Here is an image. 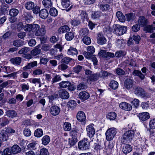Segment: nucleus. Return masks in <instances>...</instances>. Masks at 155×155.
Returning <instances> with one entry per match:
<instances>
[{
    "label": "nucleus",
    "mask_w": 155,
    "mask_h": 155,
    "mask_svg": "<svg viewBox=\"0 0 155 155\" xmlns=\"http://www.w3.org/2000/svg\"><path fill=\"white\" fill-rule=\"evenodd\" d=\"M68 55L74 56L77 55L78 54V50L75 48L70 47L68 50L67 52Z\"/></svg>",
    "instance_id": "21"
},
{
    "label": "nucleus",
    "mask_w": 155,
    "mask_h": 155,
    "mask_svg": "<svg viewBox=\"0 0 155 155\" xmlns=\"http://www.w3.org/2000/svg\"><path fill=\"white\" fill-rule=\"evenodd\" d=\"M87 135L90 137H92L95 133V130L94 127L91 125L88 126L86 128Z\"/></svg>",
    "instance_id": "9"
},
{
    "label": "nucleus",
    "mask_w": 155,
    "mask_h": 155,
    "mask_svg": "<svg viewBox=\"0 0 155 155\" xmlns=\"http://www.w3.org/2000/svg\"><path fill=\"white\" fill-rule=\"evenodd\" d=\"M12 35V32L10 31H8L5 33L2 36V38L4 40L8 38L9 37Z\"/></svg>",
    "instance_id": "62"
},
{
    "label": "nucleus",
    "mask_w": 155,
    "mask_h": 155,
    "mask_svg": "<svg viewBox=\"0 0 155 155\" xmlns=\"http://www.w3.org/2000/svg\"><path fill=\"white\" fill-rule=\"evenodd\" d=\"M87 84L84 83H81L77 86V89L78 90L81 89H85L87 88Z\"/></svg>",
    "instance_id": "41"
},
{
    "label": "nucleus",
    "mask_w": 155,
    "mask_h": 155,
    "mask_svg": "<svg viewBox=\"0 0 155 155\" xmlns=\"http://www.w3.org/2000/svg\"><path fill=\"white\" fill-rule=\"evenodd\" d=\"M24 44V41L21 40H16L13 41V45L17 47L22 46Z\"/></svg>",
    "instance_id": "29"
},
{
    "label": "nucleus",
    "mask_w": 155,
    "mask_h": 155,
    "mask_svg": "<svg viewBox=\"0 0 155 155\" xmlns=\"http://www.w3.org/2000/svg\"><path fill=\"white\" fill-rule=\"evenodd\" d=\"M122 150L124 153L126 154L131 152L132 149L130 146H123Z\"/></svg>",
    "instance_id": "47"
},
{
    "label": "nucleus",
    "mask_w": 155,
    "mask_h": 155,
    "mask_svg": "<svg viewBox=\"0 0 155 155\" xmlns=\"http://www.w3.org/2000/svg\"><path fill=\"white\" fill-rule=\"evenodd\" d=\"M119 107L122 109L127 111L130 110L132 109V106L130 104L125 102L120 103V104Z\"/></svg>",
    "instance_id": "10"
},
{
    "label": "nucleus",
    "mask_w": 155,
    "mask_h": 155,
    "mask_svg": "<svg viewBox=\"0 0 155 155\" xmlns=\"http://www.w3.org/2000/svg\"><path fill=\"white\" fill-rule=\"evenodd\" d=\"M117 18L120 21L124 22L125 21L126 18L125 16L120 11L117 12L116 14Z\"/></svg>",
    "instance_id": "23"
},
{
    "label": "nucleus",
    "mask_w": 155,
    "mask_h": 155,
    "mask_svg": "<svg viewBox=\"0 0 155 155\" xmlns=\"http://www.w3.org/2000/svg\"><path fill=\"white\" fill-rule=\"evenodd\" d=\"M127 28L126 26L117 25H115L114 32L117 35H121L126 32Z\"/></svg>",
    "instance_id": "3"
},
{
    "label": "nucleus",
    "mask_w": 155,
    "mask_h": 155,
    "mask_svg": "<svg viewBox=\"0 0 155 155\" xmlns=\"http://www.w3.org/2000/svg\"><path fill=\"white\" fill-rule=\"evenodd\" d=\"M19 13L18 10L16 8H12L9 11V14L12 17L16 16Z\"/></svg>",
    "instance_id": "37"
},
{
    "label": "nucleus",
    "mask_w": 155,
    "mask_h": 155,
    "mask_svg": "<svg viewBox=\"0 0 155 155\" xmlns=\"http://www.w3.org/2000/svg\"><path fill=\"white\" fill-rule=\"evenodd\" d=\"M43 134V132L41 129H38L35 131L34 135L37 137H41Z\"/></svg>",
    "instance_id": "40"
},
{
    "label": "nucleus",
    "mask_w": 155,
    "mask_h": 155,
    "mask_svg": "<svg viewBox=\"0 0 155 155\" xmlns=\"http://www.w3.org/2000/svg\"><path fill=\"white\" fill-rule=\"evenodd\" d=\"M25 6L26 9L30 10L34 8L35 7V5L34 3L32 2H28L25 3Z\"/></svg>",
    "instance_id": "32"
},
{
    "label": "nucleus",
    "mask_w": 155,
    "mask_h": 155,
    "mask_svg": "<svg viewBox=\"0 0 155 155\" xmlns=\"http://www.w3.org/2000/svg\"><path fill=\"white\" fill-rule=\"evenodd\" d=\"M126 54V52L123 51H117L115 54V56L117 58L124 56Z\"/></svg>",
    "instance_id": "48"
},
{
    "label": "nucleus",
    "mask_w": 155,
    "mask_h": 155,
    "mask_svg": "<svg viewBox=\"0 0 155 155\" xmlns=\"http://www.w3.org/2000/svg\"><path fill=\"white\" fill-rule=\"evenodd\" d=\"M40 46L38 45L36 46L34 49H33L31 51V53L33 56H35L40 53L41 50L40 48Z\"/></svg>",
    "instance_id": "30"
},
{
    "label": "nucleus",
    "mask_w": 155,
    "mask_h": 155,
    "mask_svg": "<svg viewBox=\"0 0 155 155\" xmlns=\"http://www.w3.org/2000/svg\"><path fill=\"white\" fill-rule=\"evenodd\" d=\"M101 13L100 11L94 12L92 14L91 17L94 19H96L100 16Z\"/></svg>",
    "instance_id": "54"
},
{
    "label": "nucleus",
    "mask_w": 155,
    "mask_h": 155,
    "mask_svg": "<svg viewBox=\"0 0 155 155\" xmlns=\"http://www.w3.org/2000/svg\"><path fill=\"white\" fill-rule=\"evenodd\" d=\"M83 41L86 45H88L91 42V38L88 37H84L83 39Z\"/></svg>",
    "instance_id": "53"
},
{
    "label": "nucleus",
    "mask_w": 155,
    "mask_h": 155,
    "mask_svg": "<svg viewBox=\"0 0 155 155\" xmlns=\"http://www.w3.org/2000/svg\"><path fill=\"white\" fill-rule=\"evenodd\" d=\"M8 84V81H5L0 84V93H1L2 91L3 88Z\"/></svg>",
    "instance_id": "57"
},
{
    "label": "nucleus",
    "mask_w": 155,
    "mask_h": 155,
    "mask_svg": "<svg viewBox=\"0 0 155 155\" xmlns=\"http://www.w3.org/2000/svg\"><path fill=\"white\" fill-rule=\"evenodd\" d=\"M50 138L48 136L45 135L43 137L42 139V141L43 144L46 145L48 144L50 141Z\"/></svg>",
    "instance_id": "39"
},
{
    "label": "nucleus",
    "mask_w": 155,
    "mask_h": 155,
    "mask_svg": "<svg viewBox=\"0 0 155 155\" xmlns=\"http://www.w3.org/2000/svg\"><path fill=\"white\" fill-rule=\"evenodd\" d=\"M61 5L64 8H68L67 10V11L70 10L72 7V5H70V2L69 0H61Z\"/></svg>",
    "instance_id": "14"
},
{
    "label": "nucleus",
    "mask_w": 155,
    "mask_h": 155,
    "mask_svg": "<svg viewBox=\"0 0 155 155\" xmlns=\"http://www.w3.org/2000/svg\"><path fill=\"white\" fill-rule=\"evenodd\" d=\"M70 84V82L69 81H63L59 83V85L60 87L64 88L68 87Z\"/></svg>",
    "instance_id": "42"
},
{
    "label": "nucleus",
    "mask_w": 155,
    "mask_h": 155,
    "mask_svg": "<svg viewBox=\"0 0 155 155\" xmlns=\"http://www.w3.org/2000/svg\"><path fill=\"white\" fill-rule=\"evenodd\" d=\"M82 69V66L78 65L73 68V70L75 73L78 74L81 71Z\"/></svg>",
    "instance_id": "49"
},
{
    "label": "nucleus",
    "mask_w": 155,
    "mask_h": 155,
    "mask_svg": "<svg viewBox=\"0 0 155 155\" xmlns=\"http://www.w3.org/2000/svg\"><path fill=\"white\" fill-rule=\"evenodd\" d=\"M138 116L140 120L142 121H144L149 118V114L147 112L140 113L139 114Z\"/></svg>",
    "instance_id": "11"
},
{
    "label": "nucleus",
    "mask_w": 155,
    "mask_h": 155,
    "mask_svg": "<svg viewBox=\"0 0 155 155\" xmlns=\"http://www.w3.org/2000/svg\"><path fill=\"white\" fill-rule=\"evenodd\" d=\"M98 6L100 9L102 11H109L111 9L110 6L108 4L103 5L101 3H99Z\"/></svg>",
    "instance_id": "19"
},
{
    "label": "nucleus",
    "mask_w": 155,
    "mask_h": 155,
    "mask_svg": "<svg viewBox=\"0 0 155 155\" xmlns=\"http://www.w3.org/2000/svg\"><path fill=\"white\" fill-rule=\"evenodd\" d=\"M77 105L76 102L73 100H70L68 103L67 105L70 109H73Z\"/></svg>",
    "instance_id": "34"
},
{
    "label": "nucleus",
    "mask_w": 155,
    "mask_h": 155,
    "mask_svg": "<svg viewBox=\"0 0 155 155\" xmlns=\"http://www.w3.org/2000/svg\"><path fill=\"white\" fill-rule=\"evenodd\" d=\"M59 94L60 97L64 99H68L69 97V93L64 89L60 90L59 91Z\"/></svg>",
    "instance_id": "7"
},
{
    "label": "nucleus",
    "mask_w": 155,
    "mask_h": 155,
    "mask_svg": "<svg viewBox=\"0 0 155 155\" xmlns=\"http://www.w3.org/2000/svg\"><path fill=\"white\" fill-rule=\"evenodd\" d=\"M12 152L14 154H16L20 152L22 149L19 146H12L11 148Z\"/></svg>",
    "instance_id": "27"
},
{
    "label": "nucleus",
    "mask_w": 155,
    "mask_h": 155,
    "mask_svg": "<svg viewBox=\"0 0 155 155\" xmlns=\"http://www.w3.org/2000/svg\"><path fill=\"white\" fill-rule=\"evenodd\" d=\"M139 23L141 26H145L147 24V20L145 17L141 16L139 19Z\"/></svg>",
    "instance_id": "25"
},
{
    "label": "nucleus",
    "mask_w": 155,
    "mask_h": 155,
    "mask_svg": "<svg viewBox=\"0 0 155 155\" xmlns=\"http://www.w3.org/2000/svg\"><path fill=\"white\" fill-rule=\"evenodd\" d=\"M117 132V130L115 128H110L109 129L106 133V139L108 140H112Z\"/></svg>",
    "instance_id": "4"
},
{
    "label": "nucleus",
    "mask_w": 155,
    "mask_h": 155,
    "mask_svg": "<svg viewBox=\"0 0 155 155\" xmlns=\"http://www.w3.org/2000/svg\"><path fill=\"white\" fill-rule=\"evenodd\" d=\"M40 155H49L48 150L44 148L41 149L40 151Z\"/></svg>",
    "instance_id": "59"
},
{
    "label": "nucleus",
    "mask_w": 155,
    "mask_h": 155,
    "mask_svg": "<svg viewBox=\"0 0 155 155\" xmlns=\"http://www.w3.org/2000/svg\"><path fill=\"white\" fill-rule=\"evenodd\" d=\"M50 14L53 16H56L58 15L57 10L54 8H51L49 11Z\"/></svg>",
    "instance_id": "45"
},
{
    "label": "nucleus",
    "mask_w": 155,
    "mask_h": 155,
    "mask_svg": "<svg viewBox=\"0 0 155 155\" xmlns=\"http://www.w3.org/2000/svg\"><path fill=\"white\" fill-rule=\"evenodd\" d=\"M45 33V26L44 25H42L41 28H39L37 32L35 33V35L37 36H42L44 35Z\"/></svg>",
    "instance_id": "12"
},
{
    "label": "nucleus",
    "mask_w": 155,
    "mask_h": 155,
    "mask_svg": "<svg viewBox=\"0 0 155 155\" xmlns=\"http://www.w3.org/2000/svg\"><path fill=\"white\" fill-rule=\"evenodd\" d=\"M61 80V76L59 75H55L52 78V84L57 82Z\"/></svg>",
    "instance_id": "52"
},
{
    "label": "nucleus",
    "mask_w": 155,
    "mask_h": 155,
    "mask_svg": "<svg viewBox=\"0 0 155 155\" xmlns=\"http://www.w3.org/2000/svg\"><path fill=\"white\" fill-rule=\"evenodd\" d=\"M64 130L66 131L70 130L71 129V125L70 123L68 122H65L64 124Z\"/></svg>",
    "instance_id": "51"
},
{
    "label": "nucleus",
    "mask_w": 155,
    "mask_h": 155,
    "mask_svg": "<svg viewBox=\"0 0 155 155\" xmlns=\"http://www.w3.org/2000/svg\"><path fill=\"white\" fill-rule=\"evenodd\" d=\"M50 112L53 116H55L58 114L60 110L59 107L57 106H53L50 108Z\"/></svg>",
    "instance_id": "8"
},
{
    "label": "nucleus",
    "mask_w": 155,
    "mask_h": 155,
    "mask_svg": "<svg viewBox=\"0 0 155 155\" xmlns=\"http://www.w3.org/2000/svg\"><path fill=\"white\" fill-rule=\"evenodd\" d=\"M24 135L26 137L30 136L31 134V132L29 129L25 128L24 129L23 131Z\"/></svg>",
    "instance_id": "58"
},
{
    "label": "nucleus",
    "mask_w": 155,
    "mask_h": 155,
    "mask_svg": "<svg viewBox=\"0 0 155 155\" xmlns=\"http://www.w3.org/2000/svg\"><path fill=\"white\" fill-rule=\"evenodd\" d=\"M140 28V25L139 24H136L133 26L132 28V30L134 32H137L139 30Z\"/></svg>",
    "instance_id": "63"
},
{
    "label": "nucleus",
    "mask_w": 155,
    "mask_h": 155,
    "mask_svg": "<svg viewBox=\"0 0 155 155\" xmlns=\"http://www.w3.org/2000/svg\"><path fill=\"white\" fill-rule=\"evenodd\" d=\"M39 27L40 26L39 25L37 24H32V31H34L35 33L37 32L38 29H39Z\"/></svg>",
    "instance_id": "61"
},
{
    "label": "nucleus",
    "mask_w": 155,
    "mask_h": 155,
    "mask_svg": "<svg viewBox=\"0 0 155 155\" xmlns=\"http://www.w3.org/2000/svg\"><path fill=\"white\" fill-rule=\"evenodd\" d=\"M116 72L117 74L119 75H122L124 74L125 71L122 69L120 68H117L116 70Z\"/></svg>",
    "instance_id": "60"
},
{
    "label": "nucleus",
    "mask_w": 155,
    "mask_h": 155,
    "mask_svg": "<svg viewBox=\"0 0 155 155\" xmlns=\"http://www.w3.org/2000/svg\"><path fill=\"white\" fill-rule=\"evenodd\" d=\"M134 132L132 130H129L126 132L123 135L121 139V142L124 144L126 145H130L128 144H126L127 142L128 143L134 137Z\"/></svg>",
    "instance_id": "1"
},
{
    "label": "nucleus",
    "mask_w": 155,
    "mask_h": 155,
    "mask_svg": "<svg viewBox=\"0 0 155 155\" xmlns=\"http://www.w3.org/2000/svg\"><path fill=\"white\" fill-rule=\"evenodd\" d=\"M79 97L80 99L83 101L88 99L90 97L89 94L85 91L80 92L79 94Z\"/></svg>",
    "instance_id": "13"
},
{
    "label": "nucleus",
    "mask_w": 155,
    "mask_h": 155,
    "mask_svg": "<svg viewBox=\"0 0 155 155\" xmlns=\"http://www.w3.org/2000/svg\"><path fill=\"white\" fill-rule=\"evenodd\" d=\"M6 115L9 117L13 118L17 116L16 112L13 110H9L6 112Z\"/></svg>",
    "instance_id": "24"
},
{
    "label": "nucleus",
    "mask_w": 155,
    "mask_h": 155,
    "mask_svg": "<svg viewBox=\"0 0 155 155\" xmlns=\"http://www.w3.org/2000/svg\"><path fill=\"white\" fill-rule=\"evenodd\" d=\"M77 119L80 122H84L86 120V116L84 113L82 111H79L77 114Z\"/></svg>",
    "instance_id": "15"
},
{
    "label": "nucleus",
    "mask_w": 155,
    "mask_h": 155,
    "mask_svg": "<svg viewBox=\"0 0 155 155\" xmlns=\"http://www.w3.org/2000/svg\"><path fill=\"white\" fill-rule=\"evenodd\" d=\"M70 28L67 25H65L60 27L58 29V31L61 33H67L69 32Z\"/></svg>",
    "instance_id": "22"
},
{
    "label": "nucleus",
    "mask_w": 155,
    "mask_h": 155,
    "mask_svg": "<svg viewBox=\"0 0 155 155\" xmlns=\"http://www.w3.org/2000/svg\"><path fill=\"white\" fill-rule=\"evenodd\" d=\"M42 3L46 8H49L51 7L52 3L51 0H43Z\"/></svg>",
    "instance_id": "35"
},
{
    "label": "nucleus",
    "mask_w": 155,
    "mask_h": 155,
    "mask_svg": "<svg viewBox=\"0 0 155 155\" xmlns=\"http://www.w3.org/2000/svg\"><path fill=\"white\" fill-rule=\"evenodd\" d=\"M32 24H28L26 25L24 27V29L26 31H32Z\"/></svg>",
    "instance_id": "55"
},
{
    "label": "nucleus",
    "mask_w": 155,
    "mask_h": 155,
    "mask_svg": "<svg viewBox=\"0 0 155 155\" xmlns=\"http://www.w3.org/2000/svg\"><path fill=\"white\" fill-rule=\"evenodd\" d=\"M127 20L130 21L131 20H133L135 18L134 15L132 13H130L126 15Z\"/></svg>",
    "instance_id": "56"
},
{
    "label": "nucleus",
    "mask_w": 155,
    "mask_h": 155,
    "mask_svg": "<svg viewBox=\"0 0 155 155\" xmlns=\"http://www.w3.org/2000/svg\"><path fill=\"white\" fill-rule=\"evenodd\" d=\"M89 30L87 28L82 29L80 31V34L81 36L83 37H86L88 34Z\"/></svg>",
    "instance_id": "44"
},
{
    "label": "nucleus",
    "mask_w": 155,
    "mask_h": 155,
    "mask_svg": "<svg viewBox=\"0 0 155 155\" xmlns=\"http://www.w3.org/2000/svg\"><path fill=\"white\" fill-rule=\"evenodd\" d=\"M110 86L112 89H116L118 87V84L116 81H112L110 84Z\"/></svg>",
    "instance_id": "43"
},
{
    "label": "nucleus",
    "mask_w": 155,
    "mask_h": 155,
    "mask_svg": "<svg viewBox=\"0 0 155 155\" xmlns=\"http://www.w3.org/2000/svg\"><path fill=\"white\" fill-rule=\"evenodd\" d=\"M71 60H72V59L70 58L65 57L62 59L61 61V64H67L69 63Z\"/></svg>",
    "instance_id": "46"
},
{
    "label": "nucleus",
    "mask_w": 155,
    "mask_h": 155,
    "mask_svg": "<svg viewBox=\"0 0 155 155\" xmlns=\"http://www.w3.org/2000/svg\"><path fill=\"white\" fill-rule=\"evenodd\" d=\"M90 142L91 141H88V139L84 138L78 142V145H88L90 144Z\"/></svg>",
    "instance_id": "36"
},
{
    "label": "nucleus",
    "mask_w": 155,
    "mask_h": 155,
    "mask_svg": "<svg viewBox=\"0 0 155 155\" xmlns=\"http://www.w3.org/2000/svg\"><path fill=\"white\" fill-rule=\"evenodd\" d=\"M10 61L14 65H18L20 64L21 62V58L19 57H17L10 59Z\"/></svg>",
    "instance_id": "17"
},
{
    "label": "nucleus",
    "mask_w": 155,
    "mask_h": 155,
    "mask_svg": "<svg viewBox=\"0 0 155 155\" xmlns=\"http://www.w3.org/2000/svg\"><path fill=\"white\" fill-rule=\"evenodd\" d=\"M134 83V81L133 79L127 78L124 81V87L127 90H130L133 87Z\"/></svg>",
    "instance_id": "5"
},
{
    "label": "nucleus",
    "mask_w": 155,
    "mask_h": 155,
    "mask_svg": "<svg viewBox=\"0 0 155 155\" xmlns=\"http://www.w3.org/2000/svg\"><path fill=\"white\" fill-rule=\"evenodd\" d=\"M39 14L41 18L45 19L48 15V12L47 9H43L40 11Z\"/></svg>",
    "instance_id": "20"
},
{
    "label": "nucleus",
    "mask_w": 155,
    "mask_h": 155,
    "mask_svg": "<svg viewBox=\"0 0 155 155\" xmlns=\"http://www.w3.org/2000/svg\"><path fill=\"white\" fill-rule=\"evenodd\" d=\"M150 127L152 129H155V119L151 120L149 122Z\"/></svg>",
    "instance_id": "64"
},
{
    "label": "nucleus",
    "mask_w": 155,
    "mask_h": 155,
    "mask_svg": "<svg viewBox=\"0 0 155 155\" xmlns=\"http://www.w3.org/2000/svg\"><path fill=\"white\" fill-rule=\"evenodd\" d=\"M97 36V40L98 44L103 45L106 42V40L102 35L100 33H99Z\"/></svg>",
    "instance_id": "18"
},
{
    "label": "nucleus",
    "mask_w": 155,
    "mask_h": 155,
    "mask_svg": "<svg viewBox=\"0 0 155 155\" xmlns=\"http://www.w3.org/2000/svg\"><path fill=\"white\" fill-rule=\"evenodd\" d=\"M99 77L103 78H106L109 75H111V74L107 72V71H101L99 73H98Z\"/></svg>",
    "instance_id": "26"
},
{
    "label": "nucleus",
    "mask_w": 155,
    "mask_h": 155,
    "mask_svg": "<svg viewBox=\"0 0 155 155\" xmlns=\"http://www.w3.org/2000/svg\"><path fill=\"white\" fill-rule=\"evenodd\" d=\"M132 74L134 75L138 76L141 80H143L145 78L144 75L142 74L140 71L138 70H134Z\"/></svg>",
    "instance_id": "28"
},
{
    "label": "nucleus",
    "mask_w": 155,
    "mask_h": 155,
    "mask_svg": "<svg viewBox=\"0 0 155 155\" xmlns=\"http://www.w3.org/2000/svg\"><path fill=\"white\" fill-rule=\"evenodd\" d=\"M85 74L87 75V78L90 81H95L97 80L99 78L98 73H92V71L88 69L85 70Z\"/></svg>",
    "instance_id": "2"
},
{
    "label": "nucleus",
    "mask_w": 155,
    "mask_h": 155,
    "mask_svg": "<svg viewBox=\"0 0 155 155\" xmlns=\"http://www.w3.org/2000/svg\"><path fill=\"white\" fill-rule=\"evenodd\" d=\"M9 122V121L6 118H3L2 119V122L0 124V125L2 127H4L8 124Z\"/></svg>",
    "instance_id": "50"
},
{
    "label": "nucleus",
    "mask_w": 155,
    "mask_h": 155,
    "mask_svg": "<svg viewBox=\"0 0 155 155\" xmlns=\"http://www.w3.org/2000/svg\"><path fill=\"white\" fill-rule=\"evenodd\" d=\"M107 117L110 120H114L116 117V114L113 112H110L107 114Z\"/></svg>",
    "instance_id": "38"
},
{
    "label": "nucleus",
    "mask_w": 155,
    "mask_h": 155,
    "mask_svg": "<svg viewBox=\"0 0 155 155\" xmlns=\"http://www.w3.org/2000/svg\"><path fill=\"white\" fill-rule=\"evenodd\" d=\"M0 137L3 140L6 141L7 140L8 136V134L6 132L5 130H2L0 133Z\"/></svg>",
    "instance_id": "33"
},
{
    "label": "nucleus",
    "mask_w": 155,
    "mask_h": 155,
    "mask_svg": "<svg viewBox=\"0 0 155 155\" xmlns=\"http://www.w3.org/2000/svg\"><path fill=\"white\" fill-rule=\"evenodd\" d=\"M155 30V27H153V25H147L144 27L143 30L146 31V33H152L153 32V30Z\"/></svg>",
    "instance_id": "16"
},
{
    "label": "nucleus",
    "mask_w": 155,
    "mask_h": 155,
    "mask_svg": "<svg viewBox=\"0 0 155 155\" xmlns=\"http://www.w3.org/2000/svg\"><path fill=\"white\" fill-rule=\"evenodd\" d=\"M74 34L73 32L70 31L67 32L65 35L66 39L67 41H71L74 38Z\"/></svg>",
    "instance_id": "31"
},
{
    "label": "nucleus",
    "mask_w": 155,
    "mask_h": 155,
    "mask_svg": "<svg viewBox=\"0 0 155 155\" xmlns=\"http://www.w3.org/2000/svg\"><path fill=\"white\" fill-rule=\"evenodd\" d=\"M134 94L138 96H139L143 98L147 97L146 93L141 88L137 87L134 91Z\"/></svg>",
    "instance_id": "6"
}]
</instances>
